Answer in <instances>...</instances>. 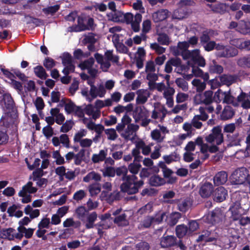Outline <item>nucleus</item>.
Returning <instances> with one entry per match:
<instances>
[{
	"label": "nucleus",
	"instance_id": "0e129e2a",
	"mask_svg": "<svg viewBox=\"0 0 250 250\" xmlns=\"http://www.w3.org/2000/svg\"><path fill=\"white\" fill-rule=\"evenodd\" d=\"M104 132L107 136V139L110 140H115L118 136L116 130L114 128L106 129Z\"/></svg>",
	"mask_w": 250,
	"mask_h": 250
},
{
	"label": "nucleus",
	"instance_id": "f704fd0d",
	"mask_svg": "<svg viewBox=\"0 0 250 250\" xmlns=\"http://www.w3.org/2000/svg\"><path fill=\"white\" fill-rule=\"evenodd\" d=\"M142 16L141 14L137 13L134 16V19L130 24L132 29L135 32H138L140 29V23L142 21Z\"/></svg>",
	"mask_w": 250,
	"mask_h": 250
},
{
	"label": "nucleus",
	"instance_id": "58836bf2",
	"mask_svg": "<svg viewBox=\"0 0 250 250\" xmlns=\"http://www.w3.org/2000/svg\"><path fill=\"white\" fill-rule=\"evenodd\" d=\"M34 72L37 77L42 80L46 79L48 76L44 68L42 65H38L34 67Z\"/></svg>",
	"mask_w": 250,
	"mask_h": 250
},
{
	"label": "nucleus",
	"instance_id": "dca6fc26",
	"mask_svg": "<svg viewBox=\"0 0 250 250\" xmlns=\"http://www.w3.org/2000/svg\"><path fill=\"white\" fill-rule=\"evenodd\" d=\"M220 83L223 85L228 86L236 83L239 79V76L236 74H223L219 77Z\"/></svg>",
	"mask_w": 250,
	"mask_h": 250
},
{
	"label": "nucleus",
	"instance_id": "a18cd8bd",
	"mask_svg": "<svg viewBox=\"0 0 250 250\" xmlns=\"http://www.w3.org/2000/svg\"><path fill=\"white\" fill-rule=\"evenodd\" d=\"M192 84L196 87V91L198 92H202L206 87V83L205 82L197 79L193 80Z\"/></svg>",
	"mask_w": 250,
	"mask_h": 250
},
{
	"label": "nucleus",
	"instance_id": "4d7b16f0",
	"mask_svg": "<svg viewBox=\"0 0 250 250\" xmlns=\"http://www.w3.org/2000/svg\"><path fill=\"white\" fill-rule=\"evenodd\" d=\"M96 35L93 33H88L84 36L83 42L85 43L94 44L97 42Z\"/></svg>",
	"mask_w": 250,
	"mask_h": 250
},
{
	"label": "nucleus",
	"instance_id": "69168bd1",
	"mask_svg": "<svg viewBox=\"0 0 250 250\" xmlns=\"http://www.w3.org/2000/svg\"><path fill=\"white\" fill-rule=\"evenodd\" d=\"M87 195L86 192L84 190H79L76 191L73 195V199L78 202L85 198Z\"/></svg>",
	"mask_w": 250,
	"mask_h": 250
},
{
	"label": "nucleus",
	"instance_id": "4be33fe9",
	"mask_svg": "<svg viewBox=\"0 0 250 250\" xmlns=\"http://www.w3.org/2000/svg\"><path fill=\"white\" fill-rule=\"evenodd\" d=\"M189 43L187 42H179L177 44V48L174 51V53L176 56L181 55L183 58H185V54L187 51H189Z\"/></svg>",
	"mask_w": 250,
	"mask_h": 250
},
{
	"label": "nucleus",
	"instance_id": "9b49d317",
	"mask_svg": "<svg viewBox=\"0 0 250 250\" xmlns=\"http://www.w3.org/2000/svg\"><path fill=\"white\" fill-rule=\"evenodd\" d=\"M225 215L221 209L216 208L208 213L207 219L212 224H217L221 222L224 219Z\"/></svg>",
	"mask_w": 250,
	"mask_h": 250
},
{
	"label": "nucleus",
	"instance_id": "864d4df0",
	"mask_svg": "<svg viewBox=\"0 0 250 250\" xmlns=\"http://www.w3.org/2000/svg\"><path fill=\"white\" fill-rule=\"evenodd\" d=\"M13 122V119L8 113L5 114L4 115L1 117L0 121V123L2 124V125L6 127L9 126Z\"/></svg>",
	"mask_w": 250,
	"mask_h": 250
},
{
	"label": "nucleus",
	"instance_id": "c756f323",
	"mask_svg": "<svg viewBox=\"0 0 250 250\" xmlns=\"http://www.w3.org/2000/svg\"><path fill=\"white\" fill-rule=\"evenodd\" d=\"M127 216L125 213H123L115 217L114 218H111L115 224L119 226L125 227L128 225V221L126 219Z\"/></svg>",
	"mask_w": 250,
	"mask_h": 250
},
{
	"label": "nucleus",
	"instance_id": "6e6552de",
	"mask_svg": "<svg viewBox=\"0 0 250 250\" xmlns=\"http://www.w3.org/2000/svg\"><path fill=\"white\" fill-rule=\"evenodd\" d=\"M213 92L211 90L197 94L194 97L195 103L196 104H211L213 102Z\"/></svg>",
	"mask_w": 250,
	"mask_h": 250
},
{
	"label": "nucleus",
	"instance_id": "a19ab883",
	"mask_svg": "<svg viewBox=\"0 0 250 250\" xmlns=\"http://www.w3.org/2000/svg\"><path fill=\"white\" fill-rule=\"evenodd\" d=\"M61 102L64 104V109L67 114L73 113L77 105L73 102L69 100L66 101L65 100L62 99Z\"/></svg>",
	"mask_w": 250,
	"mask_h": 250
},
{
	"label": "nucleus",
	"instance_id": "bf43d9fd",
	"mask_svg": "<svg viewBox=\"0 0 250 250\" xmlns=\"http://www.w3.org/2000/svg\"><path fill=\"white\" fill-rule=\"evenodd\" d=\"M157 40L158 42L162 45H167L170 42L168 36L165 33L159 34Z\"/></svg>",
	"mask_w": 250,
	"mask_h": 250
},
{
	"label": "nucleus",
	"instance_id": "2eb2a0df",
	"mask_svg": "<svg viewBox=\"0 0 250 250\" xmlns=\"http://www.w3.org/2000/svg\"><path fill=\"white\" fill-rule=\"evenodd\" d=\"M177 238L174 235H164L160 239V245L163 248H169L175 246Z\"/></svg>",
	"mask_w": 250,
	"mask_h": 250
},
{
	"label": "nucleus",
	"instance_id": "ea45409f",
	"mask_svg": "<svg viewBox=\"0 0 250 250\" xmlns=\"http://www.w3.org/2000/svg\"><path fill=\"white\" fill-rule=\"evenodd\" d=\"M213 32L214 31L211 30H207L202 32L200 37V43L202 46L210 41V36L213 34Z\"/></svg>",
	"mask_w": 250,
	"mask_h": 250
},
{
	"label": "nucleus",
	"instance_id": "49530a36",
	"mask_svg": "<svg viewBox=\"0 0 250 250\" xmlns=\"http://www.w3.org/2000/svg\"><path fill=\"white\" fill-rule=\"evenodd\" d=\"M151 137L153 140L157 143L163 142L165 138V136L157 129H154L151 132Z\"/></svg>",
	"mask_w": 250,
	"mask_h": 250
},
{
	"label": "nucleus",
	"instance_id": "0eeeda50",
	"mask_svg": "<svg viewBox=\"0 0 250 250\" xmlns=\"http://www.w3.org/2000/svg\"><path fill=\"white\" fill-rule=\"evenodd\" d=\"M172 66L176 67L175 71L180 73L185 70L186 66L182 64L181 60L177 57L170 58L165 64V71L167 73H170L172 71Z\"/></svg>",
	"mask_w": 250,
	"mask_h": 250
},
{
	"label": "nucleus",
	"instance_id": "bb28decb",
	"mask_svg": "<svg viewBox=\"0 0 250 250\" xmlns=\"http://www.w3.org/2000/svg\"><path fill=\"white\" fill-rule=\"evenodd\" d=\"M235 111L230 106H226L223 109L220 118L223 121H226L232 118L234 115Z\"/></svg>",
	"mask_w": 250,
	"mask_h": 250
},
{
	"label": "nucleus",
	"instance_id": "a878e982",
	"mask_svg": "<svg viewBox=\"0 0 250 250\" xmlns=\"http://www.w3.org/2000/svg\"><path fill=\"white\" fill-rule=\"evenodd\" d=\"M207 6L210 8L214 13L224 14L227 11L226 9L228 5L226 3H219L213 5L208 4Z\"/></svg>",
	"mask_w": 250,
	"mask_h": 250
},
{
	"label": "nucleus",
	"instance_id": "e433bc0d",
	"mask_svg": "<svg viewBox=\"0 0 250 250\" xmlns=\"http://www.w3.org/2000/svg\"><path fill=\"white\" fill-rule=\"evenodd\" d=\"M107 155V150H101L99 154H94L92 156V161L94 163H98L104 161Z\"/></svg>",
	"mask_w": 250,
	"mask_h": 250
},
{
	"label": "nucleus",
	"instance_id": "774afa93",
	"mask_svg": "<svg viewBox=\"0 0 250 250\" xmlns=\"http://www.w3.org/2000/svg\"><path fill=\"white\" fill-rule=\"evenodd\" d=\"M153 206L150 203H148L145 206H144L141 208L138 211V212L142 215L144 214L148 213L151 212L152 210Z\"/></svg>",
	"mask_w": 250,
	"mask_h": 250
},
{
	"label": "nucleus",
	"instance_id": "13d9d810",
	"mask_svg": "<svg viewBox=\"0 0 250 250\" xmlns=\"http://www.w3.org/2000/svg\"><path fill=\"white\" fill-rule=\"evenodd\" d=\"M104 177H113L115 175V168L112 167H107L102 170Z\"/></svg>",
	"mask_w": 250,
	"mask_h": 250
},
{
	"label": "nucleus",
	"instance_id": "473e14b6",
	"mask_svg": "<svg viewBox=\"0 0 250 250\" xmlns=\"http://www.w3.org/2000/svg\"><path fill=\"white\" fill-rule=\"evenodd\" d=\"M246 178V175L240 170L235 171L232 175V179L234 180L233 182L235 184L243 183Z\"/></svg>",
	"mask_w": 250,
	"mask_h": 250
},
{
	"label": "nucleus",
	"instance_id": "f03ea898",
	"mask_svg": "<svg viewBox=\"0 0 250 250\" xmlns=\"http://www.w3.org/2000/svg\"><path fill=\"white\" fill-rule=\"evenodd\" d=\"M94 57L97 62L100 64V68L104 72H107L111 66L110 62L119 64V56L114 55L113 51L111 50H107L104 55V57L98 53H96L94 54Z\"/></svg>",
	"mask_w": 250,
	"mask_h": 250
},
{
	"label": "nucleus",
	"instance_id": "7c9ffc66",
	"mask_svg": "<svg viewBox=\"0 0 250 250\" xmlns=\"http://www.w3.org/2000/svg\"><path fill=\"white\" fill-rule=\"evenodd\" d=\"M164 178L167 179L166 183L169 184H173L176 182L177 178L176 177L172 176L173 171L169 168H166L162 170Z\"/></svg>",
	"mask_w": 250,
	"mask_h": 250
},
{
	"label": "nucleus",
	"instance_id": "ddd939ff",
	"mask_svg": "<svg viewBox=\"0 0 250 250\" xmlns=\"http://www.w3.org/2000/svg\"><path fill=\"white\" fill-rule=\"evenodd\" d=\"M220 94L224 96L223 99V103L227 104H232L234 106H238V104L235 101V98L230 94V91L228 92H222L221 90H218V91L215 92V96L218 97L219 102H220L222 100L219 99Z\"/></svg>",
	"mask_w": 250,
	"mask_h": 250
},
{
	"label": "nucleus",
	"instance_id": "f3484780",
	"mask_svg": "<svg viewBox=\"0 0 250 250\" xmlns=\"http://www.w3.org/2000/svg\"><path fill=\"white\" fill-rule=\"evenodd\" d=\"M106 93V89L103 84H100L96 86L94 85H91L89 94L93 99L96 98L97 96L103 97Z\"/></svg>",
	"mask_w": 250,
	"mask_h": 250
},
{
	"label": "nucleus",
	"instance_id": "b1692460",
	"mask_svg": "<svg viewBox=\"0 0 250 250\" xmlns=\"http://www.w3.org/2000/svg\"><path fill=\"white\" fill-rule=\"evenodd\" d=\"M166 180L158 175L154 174L151 176L149 179V184L152 187H160L164 185Z\"/></svg>",
	"mask_w": 250,
	"mask_h": 250
},
{
	"label": "nucleus",
	"instance_id": "5fc2aeb1",
	"mask_svg": "<svg viewBox=\"0 0 250 250\" xmlns=\"http://www.w3.org/2000/svg\"><path fill=\"white\" fill-rule=\"evenodd\" d=\"M94 62V58L91 57L80 63L79 66L83 70L88 69L93 67Z\"/></svg>",
	"mask_w": 250,
	"mask_h": 250
},
{
	"label": "nucleus",
	"instance_id": "37998d69",
	"mask_svg": "<svg viewBox=\"0 0 250 250\" xmlns=\"http://www.w3.org/2000/svg\"><path fill=\"white\" fill-rule=\"evenodd\" d=\"M237 63L240 67L250 68V54L239 58Z\"/></svg>",
	"mask_w": 250,
	"mask_h": 250
},
{
	"label": "nucleus",
	"instance_id": "1a4fd4ad",
	"mask_svg": "<svg viewBox=\"0 0 250 250\" xmlns=\"http://www.w3.org/2000/svg\"><path fill=\"white\" fill-rule=\"evenodd\" d=\"M60 58L62 61V63L64 66L62 73L64 75H68L75 71V65L71 55L68 53H64Z\"/></svg>",
	"mask_w": 250,
	"mask_h": 250
},
{
	"label": "nucleus",
	"instance_id": "680f3d73",
	"mask_svg": "<svg viewBox=\"0 0 250 250\" xmlns=\"http://www.w3.org/2000/svg\"><path fill=\"white\" fill-rule=\"evenodd\" d=\"M73 125L74 123L72 121L67 120L64 124L62 123L60 131L63 133L68 132L72 129Z\"/></svg>",
	"mask_w": 250,
	"mask_h": 250
},
{
	"label": "nucleus",
	"instance_id": "9d476101",
	"mask_svg": "<svg viewBox=\"0 0 250 250\" xmlns=\"http://www.w3.org/2000/svg\"><path fill=\"white\" fill-rule=\"evenodd\" d=\"M184 60L190 59L192 61L197 63L198 65L204 67L206 65L205 59L200 55L199 49H196L191 51H187L184 55Z\"/></svg>",
	"mask_w": 250,
	"mask_h": 250
},
{
	"label": "nucleus",
	"instance_id": "c9c22d12",
	"mask_svg": "<svg viewBox=\"0 0 250 250\" xmlns=\"http://www.w3.org/2000/svg\"><path fill=\"white\" fill-rule=\"evenodd\" d=\"M223 67L218 64L215 60H213L212 61V63L210 65L209 67V71L210 73L220 74L223 73Z\"/></svg>",
	"mask_w": 250,
	"mask_h": 250
},
{
	"label": "nucleus",
	"instance_id": "6ab92c4d",
	"mask_svg": "<svg viewBox=\"0 0 250 250\" xmlns=\"http://www.w3.org/2000/svg\"><path fill=\"white\" fill-rule=\"evenodd\" d=\"M213 191V185L208 182L204 183L200 188L199 194L203 198L209 197Z\"/></svg>",
	"mask_w": 250,
	"mask_h": 250
},
{
	"label": "nucleus",
	"instance_id": "5701e85b",
	"mask_svg": "<svg viewBox=\"0 0 250 250\" xmlns=\"http://www.w3.org/2000/svg\"><path fill=\"white\" fill-rule=\"evenodd\" d=\"M192 205V201L189 198L179 200L177 203L178 209L182 212L187 211Z\"/></svg>",
	"mask_w": 250,
	"mask_h": 250
},
{
	"label": "nucleus",
	"instance_id": "052dcab7",
	"mask_svg": "<svg viewBox=\"0 0 250 250\" xmlns=\"http://www.w3.org/2000/svg\"><path fill=\"white\" fill-rule=\"evenodd\" d=\"M186 16V13L184 12V10L182 9H178L175 10L172 15V18L173 19H177L179 20H181L185 18Z\"/></svg>",
	"mask_w": 250,
	"mask_h": 250
},
{
	"label": "nucleus",
	"instance_id": "09e8293b",
	"mask_svg": "<svg viewBox=\"0 0 250 250\" xmlns=\"http://www.w3.org/2000/svg\"><path fill=\"white\" fill-rule=\"evenodd\" d=\"M229 43L233 46H235L236 49L240 50L244 49L245 41L241 39H233L230 40Z\"/></svg>",
	"mask_w": 250,
	"mask_h": 250
},
{
	"label": "nucleus",
	"instance_id": "39448f33",
	"mask_svg": "<svg viewBox=\"0 0 250 250\" xmlns=\"http://www.w3.org/2000/svg\"><path fill=\"white\" fill-rule=\"evenodd\" d=\"M216 51L215 55L219 58H233L238 54V50L235 47L220 43L217 44Z\"/></svg>",
	"mask_w": 250,
	"mask_h": 250
},
{
	"label": "nucleus",
	"instance_id": "3c124183",
	"mask_svg": "<svg viewBox=\"0 0 250 250\" xmlns=\"http://www.w3.org/2000/svg\"><path fill=\"white\" fill-rule=\"evenodd\" d=\"M163 159L167 164H169L172 162L178 161L180 159V157L179 154L174 152L169 155L164 156Z\"/></svg>",
	"mask_w": 250,
	"mask_h": 250
},
{
	"label": "nucleus",
	"instance_id": "338daca9",
	"mask_svg": "<svg viewBox=\"0 0 250 250\" xmlns=\"http://www.w3.org/2000/svg\"><path fill=\"white\" fill-rule=\"evenodd\" d=\"M53 157L56 159V163L58 165L64 164L65 161L64 158L61 156L59 150L53 152Z\"/></svg>",
	"mask_w": 250,
	"mask_h": 250
},
{
	"label": "nucleus",
	"instance_id": "a211bd4d",
	"mask_svg": "<svg viewBox=\"0 0 250 250\" xmlns=\"http://www.w3.org/2000/svg\"><path fill=\"white\" fill-rule=\"evenodd\" d=\"M169 15V12L167 9H162L154 12L152 18L154 22H158L167 19Z\"/></svg>",
	"mask_w": 250,
	"mask_h": 250
},
{
	"label": "nucleus",
	"instance_id": "f8f14e48",
	"mask_svg": "<svg viewBox=\"0 0 250 250\" xmlns=\"http://www.w3.org/2000/svg\"><path fill=\"white\" fill-rule=\"evenodd\" d=\"M23 235L16 232V230L12 228L3 229L0 230V238L9 240H13L14 238L21 239Z\"/></svg>",
	"mask_w": 250,
	"mask_h": 250
},
{
	"label": "nucleus",
	"instance_id": "c85d7f7f",
	"mask_svg": "<svg viewBox=\"0 0 250 250\" xmlns=\"http://www.w3.org/2000/svg\"><path fill=\"white\" fill-rule=\"evenodd\" d=\"M37 188L35 187H33V183L31 182H28L25 185H24L19 193V196H24L27 193L30 194L35 193L37 192Z\"/></svg>",
	"mask_w": 250,
	"mask_h": 250
},
{
	"label": "nucleus",
	"instance_id": "20e7f679",
	"mask_svg": "<svg viewBox=\"0 0 250 250\" xmlns=\"http://www.w3.org/2000/svg\"><path fill=\"white\" fill-rule=\"evenodd\" d=\"M135 145V147L132 150V155L135 157V161H141L143 157L140 155V150H142L143 154L147 156L151 152V147L141 139L136 141Z\"/></svg>",
	"mask_w": 250,
	"mask_h": 250
},
{
	"label": "nucleus",
	"instance_id": "4468645a",
	"mask_svg": "<svg viewBox=\"0 0 250 250\" xmlns=\"http://www.w3.org/2000/svg\"><path fill=\"white\" fill-rule=\"evenodd\" d=\"M149 117V111L145 106H137L133 112V117L136 123H139L141 119Z\"/></svg>",
	"mask_w": 250,
	"mask_h": 250
},
{
	"label": "nucleus",
	"instance_id": "f257e3e1",
	"mask_svg": "<svg viewBox=\"0 0 250 250\" xmlns=\"http://www.w3.org/2000/svg\"><path fill=\"white\" fill-rule=\"evenodd\" d=\"M144 184V181L138 180L136 175H128L126 179L121 185V191L128 194H136L138 192L139 189L143 186Z\"/></svg>",
	"mask_w": 250,
	"mask_h": 250
},
{
	"label": "nucleus",
	"instance_id": "de8ad7c7",
	"mask_svg": "<svg viewBox=\"0 0 250 250\" xmlns=\"http://www.w3.org/2000/svg\"><path fill=\"white\" fill-rule=\"evenodd\" d=\"M115 174L118 176L121 177L123 181L126 179L127 177L129 175H127V168L125 166L115 168Z\"/></svg>",
	"mask_w": 250,
	"mask_h": 250
},
{
	"label": "nucleus",
	"instance_id": "cd10ccee",
	"mask_svg": "<svg viewBox=\"0 0 250 250\" xmlns=\"http://www.w3.org/2000/svg\"><path fill=\"white\" fill-rule=\"evenodd\" d=\"M139 126L134 124H129L125 129V134L122 136L125 139H129L131 136L135 134V132L139 129Z\"/></svg>",
	"mask_w": 250,
	"mask_h": 250
},
{
	"label": "nucleus",
	"instance_id": "4c0bfd02",
	"mask_svg": "<svg viewBox=\"0 0 250 250\" xmlns=\"http://www.w3.org/2000/svg\"><path fill=\"white\" fill-rule=\"evenodd\" d=\"M101 176L100 174L93 171L88 173L83 178V181L86 183L89 182L92 180H93L95 182H98L101 181Z\"/></svg>",
	"mask_w": 250,
	"mask_h": 250
},
{
	"label": "nucleus",
	"instance_id": "423d86ee",
	"mask_svg": "<svg viewBox=\"0 0 250 250\" xmlns=\"http://www.w3.org/2000/svg\"><path fill=\"white\" fill-rule=\"evenodd\" d=\"M205 140L209 143L214 142L216 145H221L224 141L221 127L219 125L214 126L211 130V133L206 137Z\"/></svg>",
	"mask_w": 250,
	"mask_h": 250
},
{
	"label": "nucleus",
	"instance_id": "603ef678",
	"mask_svg": "<svg viewBox=\"0 0 250 250\" xmlns=\"http://www.w3.org/2000/svg\"><path fill=\"white\" fill-rule=\"evenodd\" d=\"M181 217V214L178 212L172 213L169 216L168 224L170 226H173L178 222L179 219Z\"/></svg>",
	"mask_w": 250,
	"mask_h": 250
},
{
	"label": "nucleus",
	"instance_id": "2f4dec72",
	"mask_svg": "<svg viewBox=\"0 0 250 250\" xmlns=\"http://www.w3.org/2000/svg\"><path fill=\"white\" fill-rule=\"evenodd\" d=\"M175 231L176 236L179 238H182L186 235H189L188 228L184 224L177 226Z\"/></svg>",
	"mask_w": 250,
	"mask_h": 250
},
{
	"label": "nucleus",
	"instance_id": "c03bdc74",
	"mask_svg": "<svg viewBox=\"0 0 250 250\" xmlns=\"http://www.w3.org/2000/svg\"><path fill=\"white\" fill-rule=\"evenodd\" d=\"M17 229L18 233H21L23 235L24 234V236L27 239L32 237L35 230L34 229H26L25 227H18Z\"/></svg>",
	"mask_w": 250,
	"mask_h": 250
},
{
	"label": "nucleus",
	"instance_id": "6e6d98bb",
	"mask_svg": "<svg viewBox=\"0 0 250 250\" xmlns=\"http://www.w3.org/2000/svg\"><path fill=\"white\" fill-rule=\"evenodd\" d=\"M85 150L84 149H81L79 152L75 154L74 157V164L76 165H80L82 161L83 160L85 156Z\"/></svg>",
	"mask_w": 250,
	"mask_h": 250
},
{
	"label": "nucleus",
	"instance_id": "412c9836",
	"mask_svg": "<svg viewBox=\"0 0 250 250\" xmlns=\"http://www.w3.org/2000/svg\"><path fill=\"white\" fill-rule=\"evenodd\" d=\"M227 195V190L224 187H220L214 191V200L217 202H221L226 199Z\"/></svg>",
	"mask_w": 250,
	"mask_h": 250
},
{
	"label": "nucleus",
	"instance_id": "79ce46f5",
	"mask_svg": "<svg viewBox=\"0 0 250 250\" xmlns=\"http://www.w3.org/2000/svg\"><path fill=\"white\" fill-rule=\"evenodd\" d=\"M2 101L5 107L9 110H11L14 106V102L10 94H5L3 95Z\"/></svg>",
	"mask_w": 250,
	"mask_h": 250
},
{
	"label": "nucleus",
	"instance_id": "7ed1b4c3",
	"mask_svg": "<svg viewBox=\"0 0 250 250\" xmlns=\"http://www.w3.org/2000/svg\"><path fill=\"white\" fill-rule=\"evenodd\" d=\"M77 23V25L75 27H69V31L81 32L85 30H93L96 26L94 19L88 16H79Z\"/></svg>",
	"mask_w": 250,
	"mask_h": 250
},
{
	"label": "nucleus",
	"instance_id": "aec40b11",
	"mask_svg": "<svg viewBox=\"0 0 250 250\" xmlns=\"http://www.w3.org/2000/svg\"><path fill=\"white\" fill-rule=\"evenodd\" d=\"M136 94L137 95L136 103L138 104H144L150 96V93L146 89H139L137 91Z\"/></svg>",
	"mask_w": 250,
	"mask_h": 250
},
{
	"label": "nucleus",
	"instance_id": "e2e57ef3",
	"mask_svg": "<svg viewBox=\"0 0 250 250\" xmlns=\"http://www.w3.org/2000/svg\"><path fill=\"white\" fill-rule=\"evenodd\" d=\"M89 191L91 196L96 195L101 191V186L99 184H95L89 186Z\"/></svg>",
	"mask_w": 250,
	"mask_h": 250
},
{
	"label": "nucleus",
	"instance_id": "393cba45",
	"mask_svg": "<svg viewBox=\"0 0 250 250\" xmlns=\"http://www.w3.org/2000/svg\"><path fill=\"white\" fill-rule=\"evenodd\" d=\"M228 180V174L225 171L218 172L214 177V184L219 186L225 184Z\"/></svg>",
	"mask_w": 250,
	"mask_h": 250
},
{
	"label": "nucleus",
	"instance_id": "8fccbe9b",
	"mask_svg": "<svg viewBox=\"0 0 250 250\" xmlns=\"http://www.w3.org/2000/svg\"><path fill=\"white\" fill-rule=\"evenodd\" d=\"M175 83L183 91L186 92L188 89V82L184 78H177L175 80Z\"/></svg>",
	"mask_w": 250,
	"mask_h": 250
},
{
	"label": "nucleus",
	"instance_id": "72a5a7b5",
	"mask_svg": "<svg viewBox=\"0 0 250 250\" xmlns=\"http://www.w3.org/2000/svg\"><path fill=\"white\" fill-rule=\"evenodd\" d=\"M140 162L135 161V157H134L133 162L128 166L127 171H129L133 175L137 174L141 168V165L139 163Z\"/></svg>",
	"mask_w": 250,
	"mask_h": 250
}]
</instances>
